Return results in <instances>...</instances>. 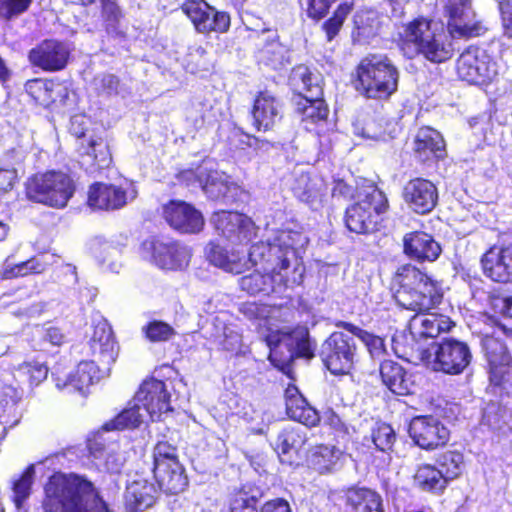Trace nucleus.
I'll return each mask as SVG.
<instances>
[{"mask_svg":"<svg viewBox=\"0 0 512 512\" xmlns=\"http://www.w3.org/2000/svg\"><path fill=\"white\" fill-rule=\"evenodd\" d=\"M300 237L297 232L281 230L266 241L252 245L247 263L260 265L263 273L257 270L243 276L240 279L241 289L251 295H268L301 284L304 267L295 259L293 269H289L290 259L295 256L294 245Z\"/></svg>","mask_w":512,"mask_h":512,"instance_id":"f257e3e1","label":"nucleus"},{"mask_svg":"<svg viewBox=\"0 0 512 512\" xmlns=\"http://www.w3.org/2000/svg\"><path fill=\"white\" fill-rule=\"evenodd\" d=\"M393 284L397 304L416 312L409 321V331L415 341L435 338L452 328L454 323L448 316L430 312L443 298L439 282L417 267L406 264L397 269Z\"/></svg>","mask_w":512,"mask_h":512,"instance_id":"f03ea898","label":"nucleus"},{"mask_svg":"<svg viewBox=\"0 0 512 512\" xmlns=\"http://www.w3.org/2000/svg\"><path fill=\"white\" fill-rule=\"evenodd\" d=\"M45 494V512H114L93 483L77 475H53Z\"/></svg>","mask_w":512,"mask_h":512,"instance_id":"7ed1b4c3","label":"nucleus"},{"mask_svg":"<svg viewBox=\"0 0 512 512\" xmlns=\"http://www.w3.org/2000/svg\"><path fill=\"white\" fill-rule=\"evenodd\" d=\"M400 35L408 58L421 54L431 62L441 63L453 55L452 43L440 22L419 17L406 24Z\"/></svg>","mask_w":512,"mask_h":512,"instance_id":"20e7f679","label":"nucleus"},{"mask_svg":"<svg viewBox=\"0 0 512 512\" xmlns=\"http://www.w3.org/2000/svg\"><path fill=\"white\" fill-rule=\"evenodd\" d=\"M358 89L369 98H387L397 90L399 72L383 55H370L357 67Z\"/></svg>","mask_w":512,"mask_h":512,"instance_id":"39448f33","label":"nucleus"},{"mask_svg":"<svg viewBox=\"0 0 512 512\" xmlns=\"http://www.w3.org/2000/svg\"><path fill=\"white\" fill-rule=\"evenodd\" d=\"M419 359L435 372L459 375L470 365L472 353L466 342L444 338L419 349Z\"/></svg>","mask_w":512,"mask_h":512,"instance_id":"423d86ee","label":"nucleus"},{"mask_svg":"<svg viewBox=\"0 0 512 512\" xmlns=\"http://www.w3.org/2000/svg\"><path fill=\"white\" fill-rule=\"evenodd\" d=\"M387 207V198L381 190L374 184L364 186L357 192V202L346 209L345 224L351 232H372Z\"/></svg>","mask_w":512,"mask_h":512,"instance_id":"0eeeda50","label":"nucleus"},{"mask_svg":"<svg viewBox=\"0 0 512 512\" xmlns=\"http://www.w3.org/2000/svg\"><path fill=\"white\" fill-rule=\"evenodd\" d=\"M29 199L52 207L66 206L75 191L73 179L61 171L36 174L27 183Z\"/></svg>","mask_w":512,"mask_h":512,"instance_id":"6e6552de","label":"nucleus"},{"mask_svg":"<svg viewBox=\"0 0 512 512\" xmlns=\"http://www.w3.org/2000/svg\"><path fill=\"white\" fill-rule=\"evenodd\" d=\"M152 458V471L159 489L168 494L184 491L188 478L179 462L177 448L166 441H160L153 448Z\"/></svg>","mask_w":512,"mask_h":512,"instance_id":"1a4fd4ad","label":"nucleus"},{"mask_svg":"<svg viewBox=\"0 0 512 512\" xmlns=\"http://www.w3.org/2000/svg\"><path fill=\"white\" fill-rule=\"evenodd\" d=\"M354 337L350 332L336 331L323 342L320 357L332 374H347L353 368L357 356Z\"/></svg>","mask_w":512,"mask_h":512,"instance_id":"9d476101","label":"nucleus"},{"mask_svg":"<svg viewBox=\"0 0 512 512\" xmlns=\"http://www.w3.org/2000/svg\"><path fill=\"white\" fill-rule=\"evenodd\" d=\"M448 18V30L453 38L481 35L485 28L475 20L471 0H438Z\"/></svg>","mask_w":512,"mask_h":512,"instance_id":"9b49d317","label":"nucleus"},{"mask_svg":"<svg viewBox=\"0 0 512 512\" xmlns=\"http://www.w3.org/2000/svg\"><path fill=\"white\" fill-rule=\"evenodd\" d=\"M295 351L289 349L292 337L287 333H270L266 336V342L270 349L269 360L279 370L286 372L290 368V362L294 355L301 357H313V349L308 338V331L302 329L299 332Z\"/></svg>","mask_w":512,"mask_h":512,"instance_id":"f8f14e48","label":"nucleus"},{"mask_svg":"<svg viewBox=\"0 0 512 512\" xmlns=\"http://www.w3.org/2000/svg\"><path fill=\"white\" fill-rule=\"evenodd\" d=\"M458 76L470 84L483 85L496 75L495 64L490 56L477 47H469L457 60Z\"/></svg>","mask_w":512,"mask_h":512,"instance_id":"ddd939ff","label":"nucleus"},{"mask_svg":"<svg viewBox=\"0 0 512 512\" xmlns=\"http://www.w3.org/2000/svg\"><path fill=\"white\" fill-rule=\"evenodd\" d=\"M512 338V328L500 325L492 335H486L482 340V346L489 365L490 380L495 385H500L512 363V357L500 335Z\"/></svg>","mask_w":512,"mask_h":512,"instance_id":"4468645a","label":"nucleus"},{"mask_svg":"<svg viewBox=\"0 0 512 512\" xmlns=\"http://www.w3.org/2000/svg\"><path fill=\"white\" fill-rule=\"evenodd\" d=\"M181 177L190 184H197L204 193L213 200L234 198L237 186L224 172L208 169L206 166L199 167L196 171H185Z\"/></svg>","mask_w":512,"mask_h":512,"instance_id":"2eb2a0df","label":"nucleus"},{"mask_svg":"<svg viewBox=\"0 0 512 512\" xmlns=\"http://www.w3.org/2000/svg\"><path fill=\"white\" fill-rule=\"evenodd\" d=\"M181 9L199 33H223L230 26L229 15L216 11L204 0H188L183 3Z\"/></svg>","mask_w":512,"mask_h":512,"instance_id":"dca6fc26","label":"nucleus"},{"mask_svg":"<svg viewBox=\"0 0 512 512\" xmlns=\"http://www.w3.org/2000/svg\"><path fill=\"white\" fill-rule=\"evenodd\" d=\"M409 435L420 448L433 450L448 442L450 432L434 416H417L409 424Z\"/></svg>","mask_w":512,"mask_h":512,"instance_id":"f3484780","label":"nucleus"},{"mask_svg":"<svg viewBox=\"0 0 512 512\" xmlns=\"http://www.w3.org/2000/svg\"><path fill=\"white\" fill-rule=\"evenodd\" d=\"M484 274L495 282H512V243L500 239L481 258Z\"/></svg>","mask_w":512,"mask_h":512,"instance_id":"a211bd4d","label":"nucleus"},{"mask_svg":"<svg viewBox=\"0 0 512 512\" xmlns=\"http://www.w3.org/2000/svg\"><path fill=\"white\" fill-rule=\"evenodd\" d=\"M216 232L232 243H244L256 234L254 223L247 216L231 211H218L211 217Z\"/></svg>","mask_w":512,"mask_h":512,"instance_id":"6ab92c4d","label":"nucleus"},{"mask_svg":"<svg viewBox=\"0 0 512 512\" xmlns=\"http://www.w3.org/2000/svg\"><path fill=\"white\" fill-rule=\"evenodd\" d=\"M137 190L133 183L122 186L96 183L90 187L88 204L100 210H115L125 206L137 197Z\"/></svg>","mask_w":512,"mask_h":512,"instance_id":"aec40b11","label":"nucleus"},{"mask_svg":"<svg viewBox=\"0 0 512 512\" xmlns=\"http://www.w3.org/2000/svg\"><path fill=\"white\" fill-rule=\"evenodd\" d=\"M135 403L147 413L152 421L160 420L163 414L172 410L170 394L166 384L157 379L145 380L135 394Z\"/></svg>","mask_w":512,"mask_h":512,"instance_id":"412c9836","label":"nucleus"},{"mask_svg":"<svg viewBox=\"0 0 512 512\" xmlns=\"http://www.w3.org/2000/svg\"><path fill=\"white\" fill-rule=\"evenodd\" d=\"M143 249L151 253L152 261L162 269L182 270L190 261V250L177 242L147 240L143 243Z\"/></svg>","mask_w":512,"mask_h":512,"instance_id":"4be33fe9","label":"nucleus"},{"mask_svg":"<svg viewBox=\"0 0 512 512\" xmlns=\"http://www.w3.org/2000/svg\"><path fill=\"white\" fill-rule=\"evenodd\" d=\"M91 329L88 341L90 354L99 363L110 365L116 360L118 354V347L110 325L106 319L97 315L92 319Z\"/></svg>","mask_w":512,"mask_h":512,"instance_id":"5701e85b","label":"nucleus"},{"mask_svg":"<svg viewBox=\"0 0 512 512\" xmlns=\"http://www.w3.org/2000/svg\"><path fill=\"white\" fill-rule=\"evenodd\" d=\"M158 493L159 490L152 481L136 473L126 484L125 507L130 512H143L155 504Z\"/></svg>","mask_w":512,"mask_h":512,"instance_id":"b1692460","label":"nucleus"},{"mask_svg":"<svg viewBox=\"0 0 512 512\" xmlns=\"http://www.w3.org/2000/svg\"><path fill=\"white\" fill-rule=\"evenodd\" d=\"M403 198L414 212L426 214L436 206L438 191L435 184L430 180L414 178L404 186Z\"/></svg>","mask_w":512,"mask_h":512,"instance_id":"393cba45","label":"nucleus"},{"mask_svg":"<svg viewBox=\"0 0 512 512\" xmlns=\"http://www.w3.org/2000/svg\"><path fill=\"white\" fill-rule=\"evenodd\" d=\"M28 58L33 66L44 71H59L67 64L69 48L57 40H44L30 50Z\"/></svg>","mask_w":512,"mask_h":512,"instance_id":"a878e982","label":"nucleus"},{"mask_svg":"<svg viewBox=\"0 0 512 512\" xmlns=\"http://www.w3.org/2000/svg\"><path fill=\"white\" fill-rule=\"evenodd\" d=\"M168 224L182 233H197L204 226L202 214L184 201H170L163 208Z\"/></svg>","mask_w":512,"mask_h":512,"instance_id":"bb28decb","label":"nucleus"},{"mask_svg":"<svg viewBox=\"0 0 512 512\" xmlns=\"http://www.w3.org/2000/svg\"><path fill=\"white\" fill-rule=\"evenodd\" d=\"M282 104L269 92H261L252 108L253 126L258 131H271L282 119Z\"/></svg>","mask_w":512,"mask_h":512,"instance_id":"cd10ccee","label":"nucleus"},{"mask_svg":"<svg viewBox=\"0 0 512 512\" xmlns=\"http://www.w3.org/2000/svg\"><path fill=\"white\" fill-rule=\"evenodd\" d=\"M285 402L287 415L291 419L307 427H314L319 423L318 412L308 404L295 385H288L286 388Z\"/></svg>","mask_w":512,"mask_h":512,"instance_id":"c85d7f7f","label":"nucleus"},{"mask_svg":"<svg viewBox=\"0 0 512 512\" xmlns=\"http://www.w3.org/2000/svg\"><path fill=\"white\" fill-rule=\"evenodd\" d=\"M403 242L405 254L418 261H434L441 253L439 243L431 235L424 232L406 234Z\"/></svg>","mask_w":512,"mask_h":512,"instance_id":"c756f323","label":"nucleus"},{"mask_svg":"<svg viewBox=\"0 0 512 512\" xmlns=\"http://www.w3.org/2000/svg\"><path fill=\"white\" fill-rule=\"evenodd\" d=\"M95 361H97L95 358L90 361H81L76 370L66 380L57 379V388L60 390L67 389L69 392L85 393L92 384L100 379V369Z\"/></svg>","mask_w":512,"mask_h":512,"instance_id":"7c9ffc66","label":"nucleus"},{"mask_svg":"<svg viewBox=\"0 0 512 512\" xmlns=\"http://www.w3.org/2000/svg\"><path fill=\"white\" fill-rule=\"evenodd\" d=\"M206 256L211 264L226 272L240 274L247 268V259L239 250H227L219 244L210 242L206 247Z\"/></svg>","mask_w":512,"mask_h":512,"instance_id":"2f4dec72","label":"nucleus"},{"mask_svg":"<svg viewBox=\"0 0 512 512\" xmlns=\"http://www.w3.org/2000/svg\"><path fill=\"white\" fill-rule=\"evenodd\" d=\"M416 157L422 161L431 158H443L445 155V143L442 135L433 128L422 127L418 130L414 141Z\"/></svg>","mask_w":512,"mask_h":512,"instance_id":"473e14b6","label":"nucleus"},{"mask_svg":"<svg viewBox=\"0 0 512 512\" xmlns=\"http://www.w3.org/2000/svg\"><path fill=\"white\" fill-rule=\"evenodd\" d=\"M344 453L335 446L317 445L310 449L307 463L320 474L332 473L343 465Z\"/></svg>","mask_w":512,"mask_h":512,"instance_id":"72a5a7b5","label":"nucleus"},{"mask_svg":"<svg viewBox=\"0 0 512 512\" xmlns=\"http://www.w3.org/2000/svg\"><path fill=\"white\" fill-rule=\"evenodd\" d=\"M289 80L292 88L298 93L300 98L311 96L315 99V97L323 96L321 75L318 72H313L305 65L293 68Z\"/></svg>","mask_w":512,"mask_h":512,"instance_id":"f704fd0d","label":"nucleus"},{"mask_svg":"<svg viewBox=\"0 0 512 512\" xmlns=\"http://www.w3.org/2000/svg\"><path fill=\"white\" fill-rule=\"evenodd\" d=\"M263 33L268 35L259 49V59L273 69L289 63V49L279 41L277 33L270 30H265Z\"/></svg>","mask_w":512,"mask_h":512,"instance_id":"c9c22d12","label":"nucleus"},{"mask_svg":"<svg viewBox=\"0 0 512 512\" xmlns=\"http://www.w3.org/2000/svg\"><path fill=\"white\" fill-rule=\"evenodd\" d=\"M148 419L149 416L147 413L141 408L139 403H135V397H133L123 411L103 425V430L120 431L124 429H135Z\"/></svg>","mask_w":512,"mask_h":512,"instance_id":"e433bc0d","label":"nucleus"},{"mask_svg":"<svg viewBox=\"0 0 512 512\" xmlns=\"http://www.w3.org/2000/svg\"><path fill=\"white\" fill-rule=\"evenodd\" d=\"M346 505L351 512H384L381 496L366 488L348 490Z\"/></svg>","mask_w":512,"mask_h":512,"instance_id":"4c0bfd02","label":"nucleus"},{"mask_svg":"<svg viewBox=\"0 0 512 512\" xmlns=\"http://www.w3.org/2000/svg\"><path fill=\"white\" fill-rule=\"evenodd\" d=\"M380 376L384 385L393 393L406 395L411 392V381L400 364L394 361H382Z\"/></svg>","mask_w":512,"mask_h":512,"instance_id":"58836bf2","label":"nucleus"},{"mask_svg":"<svg viewBox=\"0 0 512 512\" xmlns=\"http://www.w3.org/2000/svg\"><path fill=\"white\" fill-rule=\"evenodd\" d=\"M292 191L300 201L313 204L321 200L324 194V183L317 176L311 177L308 173H301L295 177Z\"/></svg>","mask_w":512,"mask_h":512,"instance_id":"ea45409f","label":"nucleus"},{"mask_svg":"<svg viewBox=\"0 0 512 512\" xmlns=\"http://www.w3.org/2000/svg\"><path fill=\"white\" fill-rule=\"evenodd\" d=\"M79 153L83 158L82 165H87L86 170L106 167L111 161L108 147L102 139H90L86 146L81 142Z\"/></svg>","mask_w":512,"mask_h":512,"instance_id":"a19ab883","label":"nucleus"},{"mask_svg":"<svg viewBox=\"0 0 512 512\" xmlns=\"http://www.w3.org/2000/svg\"><path fill=\"white\" fill-rule=\"evenodd\" d=\"M414 483L422 491L434 494L442 493L447 487V482L437 466L431 464L418 466L414 474Z\"/></svg>","mask_w":512,"mask_h":512,"instance_id":"79ce46f5","label":"nucleus"},{"mask_svg":"<svg viewBox=\"0 0 512 512\" xmlns=\"http://www.w3.org/2000/svg\"><path fill=\"white\" fill-rule=\"evenodd\" d=\"M297 112L301 115L302 122L318 123L328 116V108L322 97L303 96L297 102Z\"/></svg>","mask_w":512,"mask_h":512,"instance_id":"37998d69","label":"nucleus"},{"mask_svg":"<svg viewBox=\"0 0 512 512\" xmlns=\"http://www.w3.org/2000/svg\"><path fill=\"white\" fill-rule=\"evenodd\" d=\"M341 325L348 332L355 335V337L359 338L364 343L370 356L373 359H378L381 362L384 361L383 358L386 355L387 351L383 338L373 335L350 323H342Z\"/></svg>","mask_w":512,"mask_h":512,"instance_id":"c03bdc74","label":"nucleus"},{"mask_svg":"<svg viewBox=\"0 0 512 512\" xmlns=\"http://www.w3.org/2000/svg\"><path fill=\"white\" fill-rule=\"evenodd\" d=\"M436 464L448 484L462 474L464 457L460 452L446 451L437 458Z\"/></svg>","mask_w":512,"mask_h":512,"instance_id":"a18cd8bd","label":"nucleus"},{"mask_svg":"<svg viewBox=\"0 0 512 512\" xmlns=\"http://www.w3.org/2000/svg\"><path fill=\"white\" fill-rule=\"evenodd\" d=\"M95 445H97V443H95ZM89 449L95 459L103 458L104 467L111 473L120 472L126 461L124 454L119 450L116 444L101 449L95 448L94 444H90Z\"/></svg>","mask_w":512,"mask_h":512,"instance_id":"49530a36","label":"nucleus"},{"mask_svg":"<svg viewBox=\"0 0 512 512\" xmlns=\"http://www.w3.org/2000/svg\"><path fill=\"white\" fill-rule=\"evenodd\" d=\"M306 442V433L300 427L287 428L277 437L276 449L282 454L300 449Z\"/></svg>","mask_w":512,"mask_h":512,"instance_id":"de8ad7c7","label":"nucleus"},{"mask_svg":"<svg viewBox=\"0 0 512 512\" xmlns=\"http://www.w3.org/2000/svg\"><path fill=\"white\" fill-rule=\"evenodd\" d=\"M371 441L381 452H390L396 442V433L387 423H376L371 430Z\"/></svg>","mask_w":512,"mask_h":512,"instance_id":"09e8293b","label":"nucleus"},{"mask_svg":"<svg viewBox=\"0 0 512 512\" xmlns=\"http://www.w3.org/2000/svg\"><path fill=\"white\" fill-rule=\"evenodd\" d=\"M102 8V18L109 33L120 34L122 12L114 0H98Z\"/></svg>","mask_w":512,"mask_h":512,"instance_id":"8fccbe9b","label":"nucleus"},{"mask_svg":"<svg viewBox=\"0 0 512 512\" xmlns=\"http://www.w3.org/2000/svg\"><path fill=\"white\" fill-rule=\"evenodd\" d=\"M35 475L33 465L28 466L25 471L13 481L14 502L20 508L23 502L29 497L31 486Z\"/></svg>","mask_w":512,"mask_h":512,"instance_id":"3c124183","label":"nucleus"},{"mask_svg":"<svg viewBox=\"0 0 512 512\" xmlns=\"http://www.w3.org/2000/svg\"><path fill=\"white\" fill-rule=\"evenodd\" d=\"M353 9V3L345 2L340 4L334 11L333 16L330 17L323 23V30L326 33L328 41H332L333 38L339 33L345 19L351 13Z\"/></svg>","mask_w":512,"mask_h":512,"instance_id":"603ef678","label":"nucleus"},{"mask_svg":"<svg viewBox=\"0 0 512 512\" xmlns=\"http://www.w3.org/2000/svg\"><path fill=\"white\" fill-rule=\"evenodd\" d=\"M34 341L40 350H45L48 346H60L64 341V335L57 327L36 326Z\"/></svg>","mask_w":512,"mask_h":512,"instance_id":"864d4df0","label":"nucleus"},{"mask_svg":"<svg viewBox=\"0 0 512 512\" xmlns=\"http://www.w3.org/2000/svg\"><path fill=\"white\" fill-rule=\"evenodd\" d=\"M20 375L27 377L31 385H38L47 378L48 368L40 362H25L18 368Z\"/></svg>","mask_w":512,"mask_h":512,"instance_id":"5fc2aeb1","label":"nucleus"},{"mask_svg":"<svg viewBox=\"0 0 512 512\" xmlns=\"http://www.w3.org/2000/svg\"><path fill=\"white\" fill-rule=\"evenodd\" d=\"M257 498L249 495L245 490L237 491L231 498V512H258L256 509Z\"/></svg>","mask_w":512,"mask_h":512,"instance_id":"6e6d98bb","label":"nucleus"},{"mask_svg":"<svg viewBox=\"0 0 512 512\" xmlns=\"http://www.w3.org/2000/svg\"><path fill=\"white\" fill-rule=\"evenodd\" d=\"M32 0H0V18L11 20L23 14Z\"/></svg>","mask_w":512,"mask_h":512,"instance_id":"4d7b16f0","label":"nucleus"},{"mask_svg":"<svg viewBox=\"0 0 512 512\" xmlns=\"http://www.w3.org/2000/svg\"><path fill=\"white\" fill-rule=\"evenodd\" d=\"M93 84L100 95L112 96L119 94L120 91V81L113 74L97 75Z\"/></svg>","mask_w":512,"mask_h":512,"instance_id":"13d9d810","label":"nucleus"},{"mask_svg":"<svg viewBox=\"0 0 512 512\" xmlns=\"http://www.w3.org/2000/svg\"><path fill=\"white\" fill-rule=\"evenodd\" d=\"M147 338L153 342L167 341L174 334V329L165 322L153 321L145 328Z\"/></svg>","mask_w":512,"mask_h":512,"instance_id":"bf43d9fd","label":"nucleus"},{"mask_svg":"<svg viewBox=\"0 0 512 512\" xmlns=\"http://www.w3.org/2000/svg\"><path fill=\"white\" fill-rule=\"evenodd\" d=\"M376 13L374 11H359L354 15V25L359 34L374 32Z\"/></svg>","mask_w":512,"mask_h":512,"instance_id":"052dcab7","label":"nucleus"},{"mask_svg":"<svg viewBox=\"0 0 512 512\" xmlns=\"http://www.w3.org/2000/svg\"><path fill=\"white\" fill-rule=\"evenodd\" d=\"M490 306L496 314L512 318V296L506 294L492 295Z\"/></svg>","mask_w":512,"mask_h":512,"instance_id":"680f3d73","label":"nucleus"},{"mask_svg":"<svg viewBox=\"0 0 512 512\" xmlns=\"http://www.w3.org/2000/svg\"><path fill=\"white\" fill-rule=\"evenodd\" d=\"M504 413L496 403L488 404L483 411V422L493 429L500 428Z\"/></svg>","mask_w":512,"mask_h":512,"instance_id":"e2e57ef3","label":"nucleus"},{"mask_svg":"<svg viewBox=\"0 0 512 512\" xmlns=\"http://www.w3.org/2000/svg\"><path fill=\"white\" fill-rule=\"evenodd\" d=\"M336 0H308L307 14L310 18L320 20L326 16L330 6Z\"/></svg>","mask_w":512,"mask_h":512,"instance_id":"0e129e2a","label":"nucleus"},{"mask_svg":"<svg viewBox=\"0 0 512 512\" xmlns=\"http://www.w3.org/2000/svg\"><path fill=\"white\" fill-rule=\"evenodd\" d=\"M324 422L333 428L336 432L347 434L348 426L346 423L340 418L338 414H336L333 410L328 409L324 412L323 415Z\"/></svg>","mask_w":512,"mask_h":512,"instance_id":"69168bd1","label":"nucleus"},{"mask_svg":"<svg viewBox=\"0 0 512 512\" xmlns=\"http://www.w3.org/2000/svg\"><path fill=\"white\" fill-rule=\"evenodd\" d=\"M43 269V265H41L36 259H30L20 265H17L13 270V274L14 276H25L29 273H40Z\"/></svg>","mask_w":512,"mask_h":512,"instance_id":"338daca9","label":"nucleus"},{"mask_svg":"<svg viewBox=\"0 0 512 512\" xmlns=\"http://www.w3.org/2000/svg\"><path fill=\"white\" fill-rule=\"evenodd\" d=\"M502 14V25L504 34L511 38L512 37V5L510 3H504L500 5Z\"/></svg>","mask_w":512,"mask_h":512,"instance_id":"774afa93","label":"nucleus"}]
</instances>
